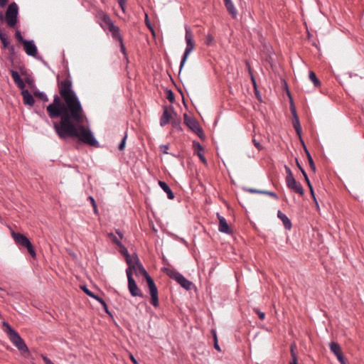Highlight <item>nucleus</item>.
<instances>
[{"label": "nucleus", "mask_w": 364, "mask_h": 364, "mask_svg": "<svg viewBox=\"0 0 364 364\" xmlns=\"http://www.w3.org/2000/svg\"><path fill=\"white\" fill-rule=\"evenodd\" d=\"M66 77L61 80L57 76V85L60 96L55 95L53 102L46 107L48 117L60 121L53 122V129L60 139L76 137L80 141L96 148L100 147L91 130L82 124L85 114L76 92L73 89V81L69 70Z\"/></svg>", "instance_id": "nucleus-1"}, {"label": "nucleus", "mask_w": 364, "mask_h": 364, "mask_svg": "<svg viewBox=\"0 0 364 364\" xmlns=\"http://www.w3.org/2000/svg\"><path fill=\"white\" fill-rule=\"evenodd\" d=\"M128 268H132V274L134 272L136 275H143L145 277L151 294V304L154 307H157L159 306L157 288L153 279L149 275L143 265L140 262H136Z\"/></svg>", "instance_id": "nucleus-2"}, {"label": "nucleus", "mask_w": 364, "mask_h": 364, "mask_svg": "<svg viewBox=\"0 0 364 364\" xmlns=\"http://www.w3.org/2000/svg\"><path fill=\"white\" fill-rule=\"evenodd\" d=\"M3 326L4 331L8 335L10 341L20 351H21V353L23 355L25 353H29L28 347L19 334L6 322H4Z\"/></svg>", "instance_id": "nucleus-3"}, {"label": "nucleus", "mask_w": 364, "mask_h": 364, "mask_svg": "<svg viewBox=\"0 0 364 364\" xmlns=\"http://www.w3.org/2000/svg\"><path fill=\"white\" fill-rule=\"evenodd\" d=\"M185 38H186V48L185 49L184 53H183L181 60L180 67H179V73H181L182 68H183V66L187 60V58L188 57V55L195 48V43L193 41V35L191 31L190 30V28L188 27H186Z\"/></svg>", "instance_id": "nucleus-4"}, {"label": "nucleus", "mask_w": 364, "mask_h": 364, "mask_svg": "<svg viewBox=\"0 0 364 364\" xmlns=\"http://www.w3.org/2000/svg\"><path fill=\"white\" fill-rule=\"evenodd\" d=\"M164 272L171 278L176 280L183 288L186 290L191 289L193 283L186 279L181 274L174 269L164 268Z\"/></svg>", "instance_id": "nucleus-5"}, {"label": "nucleus", "mask_w": 364, "mask_h": 364, "mask_svg": "<svg viewBox=\"0 0 364 364\" xmlns=\"http://www.w3.org/2000/svg\"><path fill=\"white\" fill-rule=\"evenodd\" d=\"M18 5L13 2L9 5L6 11L5 21L7 25L14 28L18 21Z\"/></svg>", "instance_id": "nucleus-6"}, {"label": "nucleus", "mask_w": 364, "mask_h": 364, "mask_svg": "<svg viewBox=\"0 0 364 364\" xmlns=\"http://www.w3.org/2000/svg\"><path fill=\"white\" fill-rule=\"evenodd\" d=\"M11 235L17 245L26 247L28 250V252L32 257H36L35 250L28 237H26L23 234L15 232L14 231L11 232Z\"/></svg>", "instance_id": "nucleus-7"}, {"label": "nucleus", "mask_w": 364, "mask_h": 364, "mask_svg": "<svg viewBox=\"0 0 364 364\" xmlns=\"http://www.w3.org/2000/svg\"><path fill=\"white\" fill-rule=\"evenodd\" d=\"M287 94H288V95L289 97V100H290V111H291V112L292 114V117H293L292 125L296 131V134L298 135L299 139L301 140V139H302L301 138L302 129H301V127L300 124L299 119L297 115L295 106L294 105L290 92L288 90V88H287Z\"/></svg>", "instance_id": "nucleus-8"}, {"label": "nucleus", "mask_w": 364, "mask_h": 364, "mask_svg": "<svg viewBox=\"0 0 364 364\" xmlns=\"http://www.w3.org/2000/svg\"><path fill=\"white\" fill-rule=\"evenodd\" d=\"M102 20L105 24L107 26V29L112 33V38L118 41H122L123 38L119 33V28L113 23L111 18L108 16H105Z\"/></svg>", "instance_id": "nucleus-9"}, {"label": "nucleus", "mask_w": 364, "mask_h": 364, "mask_svg": "<svg viewBox=\"0 0 364 364\" xmlns=\"http://www.w3.org/2000/svg\"><path fill=\"white\" fill-rule=\"evenodd\" d=\"M127 275L128 279V288L132 296L142 297L143 294L132 276V268H127Z\"/></svg>", "instance_id": "nucleus-10"}, {"label": "nucleus", "mask_w": 364, "mask_h": 364, "mask_svg": "<svg viewBox=\"0 0 364 364\" xmlns=\"http://www.w3.org/2000/svg\"><path fill=\"white\" fill-rule=\"evenodd\" d=\"M192 148L193 149L194 154H196L199 157L203 164L207 165V160L203 154V146L198 141L194 140L192 142Z\"/></svg>", "instance_id": "nucleus-11"}, {"label": "nucleus", "mask_w": 364, "mask_h": 364, "mask_svg": "<svg viewBox=\"0 0 364 364\" xmlns=\"http://www.w3.org/2000/svg\"><path fill=\"white\" fill-rule=\"evenodd\" d=\"M287 186L289 188L295 193L302 196L304 194V188L299 182H297L294 177L286 180Z\"/></svg>", "instance_id": "nucleus-12"}, {"label": "nucleus", "mask_w": 364, "mask_h": 364, "mask_svg": "<svg viewBox=\"0 0 364 364\" xmlns=\"http://www.w3.org/2000/svg\"><path fill=\"white\" fill-rule=\"evenodd\" d=\"M23 49L26 52V53L28 55L32 56V57H36L38 50L37 47L35 45L33 41L32 40H26L23 43Z\"/></svg>", "instance_id": "nucleus-13"}, {"label": "nucleus", "mask_w": 364, "mask_h": 364, "mask_svg": "<svg viewBox=\"0 0 364 364\" xmlns=\"http://www.w3.org/2000/svg\"><path fill=\"white\" fill-rule=\"evenodd\" d=\"M171 112H173V106L171 105L169 107L167 106H164L163 114L160 118V125L161 127H164L165 125L170 123L172 117Z\"/></svg>", "instance_id": "nucleus-14"}, {"label": "nucleus", "mask_w": 364, "mask_h": 364, "mask_svg": "<svg viewBox=\"0 0 364 364\" xmlns=\"http://www.w3.org/2000/svg\"><path fill=\"white\" fill-rule=\"evenodd\" d=\"M329 346L331 352L336 356L341 364H346L339 344L335 342H331Z\"/></svg>", "instance_id": "nucleus-15"}, {"label": "nucleus", "mask_w": 364, "mask_h": 364, "mask_svg": "<svg viewBox=\"0 0 364 364\" xmlns=\"http://www.w3.org/2000/svg\"><path fill=\"white\" fill-rule=\"evenodd\" d=\"M184 124L193 132L200 127L198 122L193 117H189L186 113L183 114Z\"/></svg>", "instance_id": "nucleus-16"}, {"label": "nucleus", "mask_w": 364, "mask_h": 364, "mask_svg": "<svg viewBox=\"0 0 364 364\" xmlns=\"http://www.w3.org/2000/svg\"><path fill=\"white\" fill-rule=\"evenodd\" d=\"M217 218L219 221V224H218L219 231L221 232H223V233L230 234L231 230L227 223L226 219L223 216L220 215V214L219 213H217Z\"/></svg>", "instance_id": "nucleus-17"}, {"label": "nucleus", "mask_w": 364, "mask_h": 364, "mask_svg": "<svg viewBox=\"0 0 364 364\" xmlns=\"http://www.w3.org/2000/svg\"><path fill=\"white\" fill-rule=\"evenodd\" d=\"M21 95L23 97V102L25 105L33 107L35 104L33 95L30 93L28 90L25 88L21 90Z\"/></svg>", "instance_id": "nucleus-18"}, {"label": "nucleus", "mask_w": 364, "mask_h": 364, "mask_svg": "<svg viewBox=\"0 0 364 364\" xmlns=\"http://www.w3.org/2000/svg\"><path fill=\"white\" fill-rule=\"evenodd\" d=\"M10 73H11V75L14 80V83L16 85V86L20 90L24 89L26 87L25 82L21 77L18 73L14 70H10Z\"/></svg>", "instance_id": "nucleus-19"}, {"label": "nucleus", "mask_w": 364, "mask_h": 364, "mask_svg": "<svg viewBox=\"0 0 364 364\" xmlns=\"http://www.w3.org/2000/svg\"><path fill=\"white\" fill-rule=\"evenodd\" d=\"M225 6L232 18H236L237 11L231 0H224Z\"/></svg>", "instance_id": "nucleus-20"}, {"label": "nucleus", "mask_w": 364, "mask_h": 364, "mask_svg": "<svg viewBox=\"0 0 364 364\" xmlns=\"http://www.w3.org/2000/svg\"><path fill=\"white\" fill-rule=\"evenodd\" d=\"M20 73H21V75L26 76L24 79L25 83H27L31 88L35 87L34 80L33 79V77L31 75H28L27 70L25 67L20 68Z\"/></svg>", "instance_id": "nucleus-21"}, {"label": "nucleus", "mask_w": 364, "mask_h": 364, "mask_svg": "<svg viewBox=\"0 0 364 364\" xmlns=\"http://www.w3.org/2000/svg\"><path fill=\"white\" fill-rule=\"evenodd\" d=\"M301 144H302V146L304 147V151H305V153L306 154V157H307V159H308L310 168L315 173L316 171V168L314 161V160L312 159V156H311L310 152L309 151L308 149L306 148V145L304 144V141H303L302 139H301Z\"/></svg>", "instance_id": "nucleus-22"}, {"label": "nucleus", "mask_w": 364, "mask_h": 364, "mask_svg": "<svg viewBox=\"0 0 364 364\" xmlns=\"http://www.w3.org/2000/svg\"><path fill=\"white\" fill-rule=\"evenodd\" d=\"M159 185L161 188V189L167 193V197L169 199H173L174 198V193H173L172 190L170 188L168 185L162 181H159Z\"/></svg>", "instance_id": "nucleus-23"}, {"label": "nucleus", "mask_w": 364, "mask_h": 364, "mask_svg": "<svg viewBox=\"0 0 364 364\" xmlns=\"http://www.w3.org/2000/svg\"><path fill=\"white\" fill-rule=\"evenodd\" d=\"M277 216L282 221L286 229L290 230L291 228V221L285 214L279 210Z\"/></svg>", "instance_id": "nucleus-24"}, {"label": "nucleus", "mask_w": 364, "mask_h": 364, "mask_svg": "<svg viewBox=\"0 0 364 364\" xmlns=\"http://www.w3.org/2000/svg\"><path fill=\"white\" fill-rule=\"evenodd\" d=\"M0 41L2 44V48L6 49L10 46V41L7 35L4 32L3 29L0 27Z\"/></svg>", "instance_id": "nucleus-25"}, {"label": "nucleus", "mask_w": 364, "mask_h": 364, "mask_svg": "<svg viewBox=\"0 0 364 364\" xmlns=\"http://www.w3.org/2000/svg\"><path fill=\"white\" fill-rule=\"evenodd\" d=\"M247 191L252 193H261V194H265L270 196L274 198H277V195L272 191H260L255 188H249L247 189Z\"/></svg>", "instance_id": "nucleus-26"}, {"label": "nucleus", "mask_w": 364, "mask_h": 364, "mask_svg": "<svg viewBox=\"0 0 364 364\" xmlns=\"http://www.w3.org/2000/svg\"><path fill=\"white\" fill-rule=\"evenodd\" d=\"M309 79L312 81L314 86L318 87L321 86V82L320 80L317 77L316 73L314 71H310L309 75Z\"/></svg>", "instance_id": "nucleus-27"}, {"label": "nucleus", "mask_w": 364, "mask_h": 364, "mask_svg": "<svg viewBox=\"0 0 364 364\" xmlns=\"http://www.w3.org/2000/svg\"><path fill=\"white\" fill-rule=\"evenodd\" d=\"M33 96L36 97V98H38L39 100H41V101H43L44 102H46L48 101V96L43 92H41L39 90H34Z\"/></svg>", "instance_id": "nucleus-28"}, {"label": "nucleus", "mask_w": 364, "mask_h": 364, "mask_svg": "<svg viewBox=\"0 0 364 364\" xmlns=\"http://www.w3.org/2000/svg\"><path fill=\"white\" fill-rule=\"evenodd\" d=\"M171 123L173 128L177 129L179 132H181L183 130L181 125V122L180 118L172 119Z\"/></svg>", "instance_id": "nucleus-29"}, {"label": "nucleus", "mask_w": 364, "mask_h": 364, "mask_svg": "<svg viewBox=\"0 0 364 364\" xmlns=\"http://www.w3.org/2000/svg\"><path fill=\"white\" fill-rule=\"evenodd\" d=\"M205 45L208 46H213L215 45V40H214V37L212 36V34L210 33H208L206 37H205Z\"/></svg>", "instance_id": "nucleus-30"}, {"label": "nucleus", "mask_w": 364, "mask_h": 364, "mask_svg": "<svg viewBox=\"0 0 364 364\" xmlns=\"http://www.w3.org/2000/svg\"><path fill=\"white\" fill-rule=\"evenodd\" d=\"M306 181V183H307V185H308V186L309 188V190H310V192H311V196H312V198L314 199L315 205H318V201H317V200L316 198V196H315V194H314L313 186H312V185H311V183L310 182L309 178H308V181Z\"/></svg>", "instance_id": "nucleus-31"}, {"label": "nucleus", "mask_w": 364, "mask_h": 364, "mask_svg": "<svg viewBox=\"0 0 364 364\" xmlns=\"http://www.w3.org/2000/svg\"><path fill=\"white\" fill-rule=\"evenodd\" d=\"M7 49L9 50V58L13 60L16 57V50L15 46L14 45H10Z\"/></svg>", "instance_id": "nucleus-32"}, {"label": "nucleus", "mask_w": 364, "mask_h": 364, "mask_svg": "<svg viewBox=\"0 0 364 364\" xmlns=\"http://www.w3.org/2000/svg\"><path fill=\"white\" fill-rule=\"evenodd\" d=\"M144 22H145V24L146 26H147V28L150 30V31L152 33L153 35H155V31H154V29L149 19V16L147 14H145V19H144Z\"/></svg>", "instance_id": "nucleus-33"}, {"label": "nucleus", "mask_w": 364, "mask_h": 364, "mask_svg": "<svg viewBox=\"0 0 364 364\" xmlns=\"http://www.w3.org/2000/svg\"><path fill=\"white\" fill-rule=\"evenodd\" d=\"M166 98L171 103H173L175 102V95L171 90H166Z\"/></svg>", "instance_id": "nucleus-34"}, {"label": "nucleus", "mask_w": 364, "mask_h": 364, "mask_svg": "<svg viewBox=\"0 0 364 364\" xmlns=\"http://www.w3.org/2000/svg\"><path fill=\"white\" fill-rule=\"evenodd\" d=\"M119 44H120V50L123 53V55L124 56V59L126 60L127 63H129V60H128V57H127V50H126V48H125V46L124 45L123 40L121 41H119Z\"/></svg>", "instance_id": "nucleus-35"}, {"label": "nucleus", "mask_w": 364, "mask_h": 364, "mask_svg": "<svg viewBox=\"0 0 364 364\" xmlns=\"http://www.w3.org/2000/svg\"><path fill=\"white\" fill-rule=\"evenodd\" d=\"M296 166H297L298 168L300 170V171L301 172L302 175L304 176V180L305 181H308V178L309 177L307 176V173H306L305 170L303 168L301 165L299 164V162L297 159H296Z\"/></svg>", "instance_id": "nucleus-36"}, {"label": "nucleus", "mask_w": 364, "mask_h": 364, "mask_svg": "<svg viewBox=\"0 0 364 364\" xmlns=\"http://www.w3.org/2000/svg\"><path fill=\"white\" fill-rule=\"evenodd\" d=\"M194 133L196 134L201 140L204 141L205 139V135L200 127H199Z\"/></svg>", "instance_id": "nucleus-37"}, {"label": "nucleus", "mask_w": 364, "mask_h": 364, "mask_svg": "<svg viewBox=\"0 0 364 364\" xmlns=\"http://www.w3.org/2000/svg\"><path fill=\"white\" fill-rule=\"evenodd\" d=\"M108 237L114 243L117 245L119 247H121L120 241L117 239V237L113 233L108 234Z\"/></svg>", "instance_id": "nucleus-38"}, {"label": "nucleus", "mask_w": 364, "mask_h": 364, "mask_svg": "<svg viewBox=\"0 0 364 364\" xmlns=\"http://www.w3.org/2000/svg\"><path fill=\"white\" fill-rule=\"evenodd\" d=\"M15 36H16V40L21 43L22 44L23 43L24 41H26V40L23 38V37L21 35V33L20 31L18 30H16V33H15Z\"/></svg>", "instance_id": "nucleus-39"}, {"label": "nucleus", "mask_w": 364, "mask_h": 364, "mask_svg": "<svg viewBox=\"0 0 364 364\" xmlns=\"http://www.w3.org/2000/svg\"><path fill=\"white\" fill-rule=\"evenodd\" d=\"M127 137V134H125L124 136H123L121 142L119 144L118 149L119 151H123L124 149Z\"/></svg>", "instance_id": "nucleus-40"}, {"label": "nucleus", "mask_w": 364, "mask_h": 364, "mask_svg": "<svg viewBox=\"0 0 364 364\" xmlns=\"http://www.w3.org/2000/svg\"><path fill=\"white\" fill-rule=\"evenodd\" d=\"M284 168H285V171H286V173H287L286 180H287V179H289L290 178L294 177L292 171H291V170L290 169V168L288 166L285 165L284 166Z\"/></svg>", "instance_id": "nucleus-41"}, {"label": "nucleus", "mask_w": 364, "mask_h": 364, "mask_svg": "<svg viewBox=\"0 0 364 364\" xmlns=\"http://www.w3.org/2000/svg\"><path fill=\"white\" fill-rule=\"evenodd\" d=\"M82 290L84 291V292H85L87 295L90 296V297H92V298H94V299H96V298H99V296H95V295L92 291H90L87 287H82Z\"/></svg>", "instance_id": "nucleus-42"}, {"label": "nucleus", "mask_w": 364, "mask_h": 364, "mask_svg": "<svg viewBox=\"0 0 364 364\" xmlns=\"http://www.w3.org/2000/svg\"><path fill=\"white\" fill-rule=\"evenodd\" d=\"M96 300L98 301L102 305V306H103L104 309L105 310V311L109 314L107 305L105 303V301L102 298H100V297L96 298Z\"/></svg>", "instance_id": "nucleus-43"}, {"label": "nucleus", "mask_w": 364, "mask_h": 364, "mask_svg": "<svg viewBox=\"0 0 364 364\" xmlns=\"http://www.w3.org/2000/svg\"><path fill=\"white\" fill-rule=\"evenodd\" d=\"M254 311L258 315L261 320L265 318V314L264 312L260 311L258 309H254Z\"/></svg>", "instance_id": "nucleus-44"}, {"label": "nucleus", "mask_w": 364, "mask_h": 364, "mask_svg": "<svg viewBox=\"0 0 364 364\" xmlns=\"http://www.w3.org/2000/svg\"><path fill=\"white\" fill-rule=\"evenodd\" d=\"M296 348V345L294 343L291 345V358H297L296 355V353H295V349Z\"/></svg>", "instance_id": "nucleus-45"}, {"label": "nucleus", "mask_w": 364, "mask_h": 364, "mask_svg": "<svg viewBox=\"0 0 364 364\" xmlns=\"http://www.w3.org/2000/svg\"><path fill=\"white\" fill-rule=\"evenodd\" d=\"M250 77H251V81L252 82V85H253L254 90H256L257 86L256 80L255 78V76H254L252 72H250Z\"/></svg>", "instance_id": "nucleus-46"}, {"label": "nucleus", "mask_w": 364, "mask_h": 364, "mask_svg": "<svg viewBox=\"0 0 364 364\" xmlns=\"http://www.w3.org/2000/svg\"><path fill=\"white\" fill-rule=\"evenodd\" d=\"M169 146L168 144H162L160 146V149L161 150L163 151V153L164 154H168V149Z\"/></svg>", "instance_id": "nucleus-47"}, {"label": "nucleus", "mask_w": 364, "mask_h": 364, "mask_svg": "<svg viewBox=\"0 0 364 364\" xmlns=\"http://www.w3.org/2000/svg\"><path fill=\"white\" fill-rule=\"evenodd\" d=\"M252 142L255 145V146L258 149V150H262L263 149L262 146L260 144L259 142H258L256 139H253L252 140Z\"/></svg>", "instance_id": "nucleus-48"}, {"label": "nucleus", "mask_w": 364, "mask_h": 364, "mask_svg": "<svg viewBox=\"0 0 364 364\" xmlns=\"http://www.w3.org/2000/svg\"><path fill=\"white\" fill-rule=\"evenodd\" d=\"M127 0H117V2L120 6V8L124 11V6L126 4Z\"/></svg>", "instance_id": "nucleus-49"}, {"label": "nucleus", "mask_w": 364, "mask_h": 364, "mask_svg": "<svg viewBox=\"0 0 364 364\" xmlns=\"http://www.w3.org/2000/svg\"><path fill=\"white\" fill-rule=\"evenodd\" d=\"M254 92H255V96L257 97V99L259 101L262 100L261 99V95H260V92L258 90L257 87L256 88V90H254Z\"/></svg>", "instance_id": "nucleus-50"}, {"label": "nucleus", "mask_w": 364, "mask_h": 364, "mask_svg": "<svg viewBox=\"0 0 364 364\" xmlns=\"http://www.w3.org/2000/svg\"><path fill=\"white\" fill-rule=\"evenodd\" d=\"M43 360L44 361L45 364H54L46 356H42Z\"/></svg>", "instance_id": "nucleus-51"}, {"label": "nucleus", "mask_w": 364, "mask_h": 364, "mask_svg": "<svg viewBox=\"0 0 364 364\" xmlns=\"http://www.w3.org/2000/svg\"><path fill=\"white\" fill-rule=\"evenodd\" d=\"M120 248V252L124 254V255H128V251L126 249V247L124 246H123L122 244H121V247H119Z\"/></svg>", "instance_id": "nucleus-52"}, {"label": "nucleus", "mask_w": 364, "mask_h": 364, "mask_svg": "<svg viewBox=\"0 0 364 364\" xmlns=\"http://www.w3.org/2000/svg\"><path fill=\"white\" fill-rule=\"evenodd\" d=\"M214 340H215V344H214L215 348L220 350V348H219V346H218V341H217V336H216V334L215 332H214Z\"/></svg>", "instance_id": "nucleus-53"}, {"label": "nucleus", "mask_w": 364, "mask_h": 364, "mask_svg": "<svg viewBox=\"0 0 364 364\" xmlns=\"http://www.w3.org/2000/svg\"><path fill=\"white\" fill-rule=\"evenodd\" d=\"M87 200H89L90 205H96L95 200L92 196H88Z\"/></svg>", "instance_id": "nucleus-54"}, {"label": "nucleus", "mask_w": 364, "mask_h": 364, "mask_svg": "<svg viewBox=\"0 0 364 364\" xmlns=\"http://www.w3.org/2000/svg\"><path fill=\"white\" fill-rule=\"evenodd\" d=\"M129 358L134 364H138L137 360L135 359V358L132 353L129 354Z\"/></svg>", "instance_id": "nucleus-55"}, {"label": "nucleus", "mask_w": 364, "mask_h": 364, "mask_svg": "<svg viewBox=\"0 0 364 364\" xmlns=\"http://www.w3.org/2000/svg\"><path fill=\"white\" fill-rule=\"evenodd\" d=\"M9 0H0V6L4 7L9 2Z\"/></svg>", "instance_id": "nucleus-56"}, {"label": "nucleus", "mask_w": 364, "mask_h": 364, "mask_svg": "<svg viewBox=\"0 0 364 364\" xmlns=\"http://www.w3.org/2000/svg\"><path fill=\"white\" fill-rule=\"evenodd\" d=\"M289 364H298L297 363V358H291V360L290 361Z\"/></svg>", "instance_id": "nucleus-57"}, {"label": "nucleus", "mask_w": 364, "mask_h": 364, "mask_svg": "<svg viewBox=\"0 0 364 364\" xmlns=\"http://www.w3.org/2000/svg\"><path fill=\"white\" fill-rule=\"evenodd\" d=\"M246 66H247V68L248 69L249 73L250 74V72H252V70H251L250 65L247 61H246Z\"/></svg>", "instance_id": "nucleus-58"}, {"label": "nucleus", "mask_w": 364, "mask_h": 364, "mask_svg": "<svg viewBox=\"0 0 364 364\" xmlns=\"http://www.w3.org/2000/svg\"><path fill=\"white\" fill-rule=\"evenodd\" d=\"M4 20H5V18L4 17L3 14L1 12L0 13V21H3Z\"/></svg>", "instance_id": "nucleus-59"}, {"label": "nucleus", "mask_w": 364, "mask_h": 364, "mask_svg": "<svg viewBox=\"0 0 364 364\" xmlns=\"http://www.w3.org/2000/svg\"><path fill=\"white\" fill-rule=\"evenodd\" d=\"M93 210L95 212V214H97V206H93Z\"/></svg>", "instance_id": "nucleus-60"}, {"label": "nucleus", "mask_w": 364, "mask_h": 364, "mask_svg": "<svg viewBox=\"0 0 364 364\" xmlns=\"http://www.w3.org/2000/svg\"><path fill=\"white\" fill-rule=\"evenodd\" d=\"M116 232L118 234V235L119 236V237H120L121 239L123 237L122 234V233H120L118 230H117V232Z\"/></svg>", "instance_id": "nucleus-61"}, {"label": "nucleus", "mask_w": 364, "mask_h": 364, "mask_svg": "<svg viewBox=\"0 0 364 364\" xmlns=\"http://www.w3.org/2000/svg\"><path fill=\"white\" fill-rule=\"evenodd\" d=\"M179 91H180V92L181 93V95H183L182 92H181V90H179ZM182 97H183V104L186 105L185 100H184V97H183V95H182Z\"/></svg>", "instance_id": "nucleus-62"}, {"label": "nucleus", "mask_w": 364, "mask_h": 364, "mask_svg": "<svg viewBox=\"0 0 364 364\" xmlns=\"http://www.w3.org/2000/svg\"><path fill=\"white\" fill-rule=\"evenodd\" d=\"M41 60H42V62H43L45 65H47V64H48V63H47L45 60H43L41 58Z\"/></svg>", "instance_id": "nucleus-63"}]
</instances>
